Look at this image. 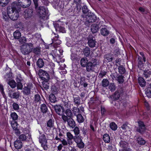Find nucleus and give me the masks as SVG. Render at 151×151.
<instances>
[{"label": "nucleus", "instance_id": "obj_33", "mask_svg": "<svg viewBox=\"0 0 151 151\" xmlns=\"http://www.w3.org/2000/svg\"><path fill=\"white\" fill-rule=\"evenodd\" d=\"M145 93L149 98H151V87L147 88L145 89Z\"/></svg>", "mask_w": 151, "mask_h": 151}, {"label": "nucleus", "instance_id": "obj_24", "mask_svg": "<svg viewBox=\"0 0 151 151\" xmlns=\"http://www.w3.org/2000/svg\"><path fill=\"white\" fill-rule=\"evenodd\" d=\"M88 62L87 58H83L81 60V65L83 67H85Z\"/></svg>", "mask_w": 151, "mask_h": 151}, {"label": "nucleus", "instance_id": "obj_5", "mask_svg": "<svg viewBox=\"0 0 151 151\" xmlns=\"http://www.w3.org/2000/svg\"><path fill=\"white\" fill-rule=\"evenodd\" d=\"M39 141L40 143L41 144V146L44 150H47V147L46 145L47 141L44 134H42L40 137Z\"/></svg>", "mask_w": 151, "mask_h": 151}, {"label": "nucleus", "instance_id": "obj_56", "mask_svg": "<svg viewBox=\"0 0 151 151\" xmlns=\"http://www.w3.org/2000/svg\"><path fill=\"white\" fill-rule=\"evenodd\" d=\"M73 139L76 143H79L82 140L81 138L78 136L74 137Z\"/></svg>", "mask_w": 151, "mask_h": 151}, {"label": "nucleus", "instance_id": "obj_47", "mask_svg": "<svg viewBox=\"0 0 151 151\" xmlns=\"http://www.w3.org/2000/svg\"><path fill=\"white\" fill-rule=\"evenodd\" d=\"M137 143L140 145H144L145 143V141L141 138H138L137 140Z\"/></svg>", "mask_w": 151, "mask_h": 151}, {"label": "nucleus", "instance_id": "obj_55", "mask_svg": "<svg viewBox=\"0 0 151 151\" xmlns=\"http://www.w3.org/2000/svg\"><path fill=\"white\" fill-rule=\"evenodd\" d=\"M109 88L112 91H114L115 89V86L114 83H111L109 86Z\"/></svg>", "mask_w": 151, "mask_h": 151}, {"label": "nucleus", "instance_id": "obj_62", "mask_svg": "<svg viewBox=\"0 0 151 151\" xmlns=\"http://www.w3.org/2000/svg\"><path fill=\"white\" fill-rule=\"evenodd\" d=\"M42 84V87L43 88L46 90L49 88V86L48 85V83L47 82H43Z\"/></svg>", "mask_w": 151, "mask_h": 151}, {"label": "nucleus", "instance_id": "obj_1", "mask_svg": "<svg viewBox=\"0 0 151 151\" xmlns=\"http://www.w3.org/2000/svg\"><path fill=\"white\" fill-rule=\"evenodd\" d=\"M20 8V6L16 1L13 2L7 7V12L11 19L13 21L17 19L19 17V11Z\"/></svg>", "mask_w": 151, "mask_h": 151}, {"label": "nucleus", "instance_id": "obj_60", "mask_svg": "<svg viewBox=\"0 0 151 151\" xmlns=\"http://www.w3.org/2000/svg\"><path fill=\"white\" fill-rule=\"evenodd\" d=\"M73 132L76 135H78L80 133V130L79 128L77 127H75L73 129Z\"/></svg>", "mask_w": 151, "mask_h": 151}, {"label": "nucleus", "instance_id": "obj_20", "mask_svg": "<svg viewBox=\"0 0 151 151\" xmlns=\"http://www.w3.org/2000/svg\"><path fill=\"white\" fill-rule=\"evenodd\" d=\"M138 81L140 86L142 87H144L146 85V81L142 77L138 78Z\"/></svg>", "mask_w": 151, "mask_h": 151}, {"label": "nucleus", "instance_id": "obj_46", "mask_svg": "<svg viewBox=\"0 0 151 151\" xmlns=\"http://www.w3.org/2000/svg\"><path fill=\"white\" fill-rule=\"evenodd\" d=\"M11 126L13 129L16 130L17 128V123L15 121H14L11 123Z\"/></svg>", "mask_w": 151, "mask_h": 151}, {"label": "nucleus", "instance_id": "obj_21", "mask_svg": "<svg viewBox=\"0 0 151 151\" xmlns=\"http://www.w3.org/2000/svg\"><path fill=\"white\" fill-rule=\"evenodd\" d=\"M83 52L85 56L86 57L90 56V50L88 47H85L84 49Z\"/></svg>", "mask_w": 151, "mask_h": 151}, {"label": "nucleus", "instance_id": "obj_64", "mask_svg": "<svg viewBox=\"0 0 151 151\" xmlns=\"http://www.w3.org/2000/svg\"><path fill=\"white\" fill-rule=\"evenodd\" d=\"M56 30H58L59 31L63 33L65 32V28L61 27H58L56 29Z\"/></svg>", "mask_w": 151, "mask_h": 151}, {"label": "nucleus", "instance_id": "obj_57", "mask_svg": "<svg viewBox=\"0 0 151 151\" xmlns=\"http://www.w3.org/2000/svg\"><path fill=\"white\" fill-rule=\"evenodd\" d=\"M16 79L17 82H22L23 80L20 74H18L17 76Z\"/></svg>", "mask_w": 151, "mask_h": 151}, {"label": "nucleus", "instance_id": "obj_10", "mask_svg": "<svg viewBox=\"0 0 151 151\" xmlns=\"http://www.w3.org/2000/svg\"><path fill=\"white\" fill-rule=\"evenodd\" d=\"M54 108L56 112L60 115L63 114L64 109L60 105H55Z\"/></svg>", "mask_w": 151, "mask_h": 151}, {"label": "nucleus", "instance_id": "obj_18", "mask_svg": "<svg viewBox=\"0 0 151 151\" xmlns=\"http://www.w3.org/2000/svg\"><path fill=\"white\" fill-rule=\"evenodd\" d=\"M101 34L104 36H107L109 33V31L106 27H103L101 29Z\"/></svg>", "mask_w": 151, "mask_h": 151}, {"label": "nucleus", "instance_id": "obj_12", "mask_svg": "<svg viewBox=\"0 0 151 151\" xmlns=\"http://www.w3.org/2000/svg\"><path fill=\"white\" fill-rule=\"evenodd\" d=\"M99 29V27L96 24H93L91 26V31L93 33H95L97 32Z\"/></svg>", "mask_w": 151, "mask_h": 151}, {"label": "nucleus", "instance_id": "obj_26", "mask_svg": "<svg viewBox=\"0 0 151 151\" xmlns=\"http://www.w3.org/2000/svg\"><path fill=\"white\" fill-rule=\"evenodd\" d=\"M54 121L53 120L50 119L47 122V127L50 129L53 128L54 126Z\"/></svg>", "mask_w": 151, "mask_h": 151}, {"label": "nucleus", "instance_id": "obj_32", "mask_svg": "<svg viewBox=\"0 0 151 151\" xmlns=\"http://www.w3.org/2000/svg\"><path fill=\"white\" fill-rule=\"evenodd\" d=\"M86 78L85 77H83L81 78L80 79V84L83 85V86L86 87L87 86L88 84L86 83Z\"/></svg>", "mask_w": 151, "mask_h": 151}, {"label": "nucleus", "instance_id": "obj_25", "mask_svg": "<svg viewBox=\"0 0 151 151\" xmlns=\"http://www.w3.org/2000/svg\"><path fill=\"white\" fill-rule=\"evenodd\" d=\"M7 83L12 88H14L17 86V83L14 80H12Z\"/></svg>", "mask_w": 151, "mask_h": 151}, {"label": "nucleus", "instance_id": "obj_17", "mask_svg": "<svg viewBox=\"0 0 151 151\" xmlns=\"http://www.w3.org/2000/svg\"><path fill=\"white\" fill-rule=\"evenodd\" d=\"M30 89V87L29 85L25 87L23 91V93L27 95H29L31 93Z\"/></svg>", "mask_w": 151, "mask_h": 151}, {"label": "nucleus", "instance_id": "obj_39", "mask_svg": "<svg viewBox=\"0 0 151 151\" xmlns=\"http://www.w3.org/2000/svg\"><path fill=\"white\" fill-rule=\"evenodd\" d=\"M65 114L66 116L69 117H71L73 116V113L70 109H67L65 111Z\"/></svg>", "mask_w": 151, "mask_h": 151}, {"label": "nucleus", "instance_id": "obj_54", "mask_svg": "<svg viewBox=\"0 0 151 151\" xmlns=\"http://www.w3.org/2000/svg\"><path fill=\"white\" fill-rule=\"evenodd\" d=\"M21 82H17V83L16 86H17V89L18 90H21L23 88V85Z\"/></svg>", "mask_w": 151, "mask_h": 151}, {"label": "nucleus", "instance_id": "obj_36", "mask_svg": "<svg viewBox=\"0 0 151 151\" xmlns=\"http://www.w3.org/2000/svg\"><path fill=\"white\" fill-rule=\"evenodd\" d=\"M31 51L36 55H39L40 54V49L39 47H35Z\"/></svg>", "mask_w": 151, "mask_h": 151}, {"label": "nucleus", "instance_id": "obj_51", "mask_svg": "<svg viewBox=\"0 0 151 151\" xmlns=\"http://www.w3.org/2000/svg\"><path fill=\"white\" fill-rule=\"evenodd\" d=\"M66 136L67 137V139L72 140L74 139L73 135L70 132H67L66 133Z\"/></svg>", "mask_w": 151, "mask_h": 151}, {"label": "nucleus", "instance_id": "obj_8", "mask_svg": "<svg viewBox=\"0 0 151 151\" xmlns=\"http://www.w3.org/2000/svg\"><path fill=\"white\" fill-rule=\"evenodd\" d=\"M119 145L122 148L121 151H131V150L127 147V143L124 141L121 140L119 142Z\"/></svg>", "mask_w": 151, "mask_h": 151}, {"label": "nucleus", "instance_id": "obj_16", "mask_svg": "<svg viewBox=\"0 0 151 151\" xmlns=\"http://www.w3.org/2000/svg\"><path fill=\"white\" fill-rule=\"evenodd\" d=\"M96 19V16L94 15H91L88 16V17L87 18V21L86 23L87 22L88 23H92L95 22Z\"/></svg>", "mask_w": 151, "mask_h": 151}, {"label": "nucleus", "instance_id": "obj_6", "mask_svg": "<svg viewBox=\"0 0 151 151\" xmlns=\"http://www.w3.org/2000/svg\"><path fill=\"white\" fill-rule=\"evenodd\" d=\"M18 4L23 8H26L30 6L31 4V0H18Z\"/></svg>", "mask_w": 151, "mask_h": 151}, {"label": "nucleus", "instance_id": "obj_50", "mask_svg": "<svg viewBox=\"0 0 151 151\" xmlns=\"http://www.w3.org/2000/svg\"><path fill=\"white\" fill-rule=\"evenodd\" d=\"M9 1V0H0V5H1L2 6H4L7 4Z\"/></svg>", "mask_w": 151, "mask_h": 151}, {"label": "nucleus", "instance_id": "obj_48", "mask_svg": "<svg viewBox=\"0 0 151 151\" xmlns=\"http://www.w3.org/2000/svg\"><path fill=\"white\" fill-rule=\"evenodd\" d=\"M74 4H76V7L78 8L80 7L81 4V0H74Z\"/></svg>", "mask_w": 151, "mask_h": 151}, {"label": "nucleus", "instance_id": "obj_7", "mask_svg": "<svg viewBox=\"0 0 151 151\" xmlns=\"http://www.w3.org/2000/svg\"><path fill=\"white\" fill-rule=\"evenodd\" d=\"M88 44L89 46L91 47H94L96 44V41L95 37L92 35H89L88 38Z\"/></svg>", "mask_w": 151, "mask_h": 151}, {"label": "nucleus", "instance_id": "obj_27", "mask_svg": "<svg viewBox=\"0 0 151 151\" xmlns=\"http://www.w3.org/2000/svg\"><path fill=\"white\" fill-rule=\"evenodd\" d=\"M9 96L13 99H17L19 98V92H14L13 94H11V93L9 94Z\"/></svg>", "mask_w": 151, "mask_h": 151}, {"label": "nucleus", "instance_id": "obj_23", "mask_svg": "<svg viewBox=\"0 0 151 151\" xmlns=\"http://www.w3.org/2000/svg\"><path fill=\"white\" fill-rule=\"evenodd\" d=\"M44 62L42 59L41 58H39L37 61V66L40 68H42L44 65Z\"/></svg>", "mask_w": 151, "mask_h": 151}, {"label": "nucleus", "instance_id": "obj_45", "mask_svg": "<svg viewBox=\"0 0 151 151\" xmlns=\"http://www.w3.org/2000/svg\"><path fill=\"white\" fill-rule=\"evenodd\" d=\"M11 116L12 119L15 120L18 119V116L15 112L12 113L11 114Z\"/></svg>", "mask_w": 151, "mask_h": 151}, {"label": "nucleus", "instance_id": "obj_30", "mask_svg": "<svg viewBox=\"0 0 151 151\" xmlns=\"http://www.w3.org/2000/svg\"><path fill=\"white\" fill-rule=\"evenodd\" d=\"M41 111L43 113H46L47 110V109L46 105L44 104H42L40 106Z\"/></svg>", "mask_w": 151, "mask_h": 151}, {"label": "nucleus", "instance_id": "obj_63", "mask_svg": "<svg viewBox=\"0 0 151 151\" xmlns=\"http://www.w3.org/2000/svg\"><path fill=\"white\" fill-rule=\"evenodd\" d=\"M77 144L78 147L80 148H82L84 147V145L82 140Z\"/></svg>", "mask_w": 151, "mask_h": 151}, {"label": "nucleus", "instance_id": "obj_37", "mask_svg": "<svg viewBox=\"0 0 151 151\" xmlns=\"http://www.w3.org/2000/svg\"><path fill=\"white\" fill-rule=\"evenodd\" d=\"M119 72V73L121 74H124L125 72V70L124 68L122 65H120L118 68Z\"/></svg>", "mask_w": 151, "mask_h": 151}, {"label": "nucleus", "instance_id": "obj_31", "mask_svg": "<svg viewBox=\"0 0 151 151\" xmlns=\"http://www.w3.org/2000/svg\"><path fill=\"white\" fill-rule=\"evenodd\" d=\"M103 139L106 143H109L110 140V137L107 134H105L104 135Z\"/></svg>", "mask_w": 151, "mask_h": 151}, {"label": "nucleus", "instance_id": "obj_44", "mask_svg": "<svg viewBox=\"0 0 151 151\" xmlns=\"http://www.w3.org/2000/svg\"><path fill=\"white\" fill-rule=\"evenodd\" d=\"M143 74L144 77L147 78L150 76L151 74V72L150 71L148 70H146L144 71Z\"/></svg>", "mask_w": 151, "mask_h": 151}, {"label": "nucleus", "instance_id": "obj_3", "mask_svg": "<svg viewBox=\"0 0 151 151\" xmlns=\"http://www.w3.org/2000/svg\"><path fill=\"white\" fill-rule=\"evenodd\" d=\"M98 65H99V63L97 60L94 59L92 62H88L85 67L87 71L90 72L93 71L94 67H97Z\"/></svg>", "mask_w": 151, "mask_h": 151}, {"label": "nucleus", "instance_id": "obj_29", "mask_svg": "<svg viewBox=\"0 0 151 151\" xmlns=\"http://www.w3.org/2000/svg\"><path fill=\"white\" fill-rule=\"evenodd\" d=\"M13 35L15 39H19L21 36V34L19 31L17 30L14 32Z\"/></svg>", "mask_w": 151, "mask_h": 151}, {"label": "nucleus", "instance_id": "obj_61", "mask_svg": "<svg viewBox=\"0 0 151 151\" xmlns=\"http://www.w3.org/2000/svg\"><path fill=\"white\" fill-rule=\"evenodd\" d=\"M19 41L21 43H25L27 41L26 38L24 37L19 38Z\"/></svg>", "mask_w": 151, "mask_h": 151}, {"label": "nucleus", "instance_id": "obj_41", "mask_svg": "<svg viewBox=\"0 0 151 151\" xmlns=\"http://www.w3.org/2000/svg\"><path fill=\"white\" fill-rule=\"evenodd\" d=\"M110 127L111 129L113 130H115L117 129V126L114 122H111L110 124Z\"/></svg>", "mask_w": 151, "mask_h": 151}, {"label": "nucleus", "instance_id": "obj_59", "mask_svg": "<svg viewBox=\"0 0 151 151\" xmlns=\"http://www.w3.org/2000/svg\"><path fill=\"white\" fill-rule=\"evenodd\" d=\"M138 67L142 68L143 66L142 58L140 57H139L138 58Z\"/></svg>", "mask_w": 151, "mask_h": 151}, {"label": "nucleus", "instance_id": "obj_34", "mask_svg": "<svg viewBox=\"0 0 151 151\" xmlns=\"http://www.w3.org/2000/svg\"><path fill=\"white\" fill-rule=\"evenodd\" d=\"M49 99L52 103H54L57 101L56 98L53 94H51L50 95Z\"/></svg>", "mask_w": 151, "mask_h": 151}, {"label": "nucleus", "instance_id": "obj_28", "mask_svg": "<svg viewBox=\"0 0 151 151\" xmlns=\"http://www.w3.org/2000/svg\"><path fill=\"white\" fill-rule=\"evenodd\" d=\"M55 37L57 38V40L55 41H52V42L53 43L54 46L55 47H57L58 46V45H60L61 43V41L59 40H57L58 37V35H57V36H55Z\"/></svg>", "mask_w": 151, "mask_h": 151}, {"label": "nucleus", "instance_id": "obj_11", "mask_svg": "<svg viewBox=\"0 0 151 151\" xmlns=\"http://www.w3.org/2000/svg\"><path fill=\"white\" fill-rule=\"evenodd\" d=\"M33 10L32 9H28L25 11L24 17L26 19L30 18L33 15Z\"/></svg>", "mask_w": 151, "mask_h": 151}, {"label": "nucleus", "instance_id": "obj_19", "mask_svg": "<svg viewBox=\"0 0 151 151\" xmlns=\"http://www.w3.org/2000/svg\"><path fill=\"white\" fill-rule=\"evenodd\" d=\"M67 122L68 125L72 128H74L76 126L75 122L72 118H68V120Z\"/></svg>", "mask_w": 151, "mask_h": 151}, {"label": "nucleus", "instance_id": "obj_14", "mask_svg": "<svg viewBox=\"0 0 151 151\" xmlns=\"http://www.w3.org/2000/svg\"><path fill=\"white\" fill-rule=\"evenodd\" d=\"M22 146V143L20 140H17L15 142L14 146L16 149H19L21 148Z\"/></svg>", "mask_w": 151, "mask_h": 151}, {"label": "nucleus", "instance_id": "obj_15", "mask_svg": "<svg viewBox=\"0 0 151 151\" xmlns=\"http://www.w3.org/2000/svg\"><path fill=\"white\" fill-rule=\"evenodd\" d=\"M40 73L42 77L45 79H49V76L48 74L45 71L41 70L40 71Z\"/></svg>", "mask_w": 151, "mask_h": 151}, {"label": "nucleus", "instance_id": "obj_13", "mask_svg": "<svg viewBox=\"0 0 151 151\" xmlns=\"http://www.w3.org/2000/svg\"><path fill=\"white\" fill-rule=\"evenodd\" d=\"M73 101L75 105L78 106L81 103L80 98L78 95H75L73 96Z\"/></svg>", "mask_w": 151, "mask_h": 151}, {"label": "nucleus", "instance_id": "obj_49", "mask_svg": "<svg viewBox=\"0 0 151 151\" xmlns=\"http://www.w3.org/2000/svg\"><path fill=\"white\" fill-rule=\"evenodd\" d=\"M19 139L22 141H26L27 139V137L25 134H22L19 135Z\"/></svg>", "mask_w": 151, "mask_h": 151}, {"label": "nucleus", "instance_id": "obj_9", "mask_svg": "<svg viewBox=\"0 0 151 151\" xmlns=\"http://www.w3.org/2000/svg\"><path fill=\"white\" fill-rule=\"evenodd\" d=\"M139 128L137 131L141 133H142L146 130V128L143 122L141 121L138 122Z\"/></svg>", "mask_w": 151, "mask_h": 151}, {"label": "nucleus", "instance_id": "obj_38", "mask_svg": "<svg viewBox=\"0 0 151 151\" xmlns=\"http://www.w3.org/2000/svg\"><path fill=\"white\" fill-rule=\"evenodd\" d=\"M101 83L103 86L106 87L108 86L109 84V82L107 79H104L102 81Z\"/></svg>", "mask_w": 151, "mask_h": 151}, {"label": "nucleus", "instance_id": "obj_35", "mask_svg": "<svg viewBox=\"0 0 151 151\" xmlns=\"http://www.w3.org/2000/svg\"><path fill=\"white\" fill-rule=\"evenodd\" d=\"M12 75L11 73H9L8 74H6L4 76V79L7 83L9 81H10L12 79Z\"/></svg>", "mask_w": 151, "mask_h": 151}, {"label": "nucleus", "instance_id": "obj_42", "mask_svg": "<svg viewBox=\"0 0 151 151\" xmlns=\"http://www.w3.org/2000/svg\"><path fill=\"white\" fill-rule=\"evenodd\" d=\"M73 111L75 115L79 114L80 110L78 107H74L73 108Z\"/></svg>", "mask_w": 151, "mask_h": 151}, {"label": "nucleus", "instance_id": "obj_4", "mask_svg": "<svg viewBox=\"0 0 151 151\" xmlns=\"http://www.w3.org/2000/svg\"><path fill=\"white\" fill-rule=\"evenodd\" d=\"M36 9L40 17L42 19H43L48 14L47 9L43 6H39Z\"/></svg>", "mask_w": 151, "mask_h": 151}, {"label": "nucleus", "instance_id": "obj_52", "mask_svg": "<svg viewBox=\"0 0 151 151\" xmlns=\"http://www.w3.org/2000/svg\"><path fill=\"white\" fill-rule=\"evenodd\" d=\"M121 128L124 131H125L126 130H129V128L127 126V124L126 123L123 124L121 126Z\"/></svg>", "mask_w": 151, "mask_h": 151}, {"label": "nucleus", "instance_id": "obj_22", "mask_svg": "<svg viewBox=\"0 0 151 151\" xmlns=\"http://www.w3.org/2000/svg\"><path fill=\"white\" fill-rule=\"evenodd\" d=\"M120 96L119 92L118 91H116L114 94L110 97L112 100H115L119 99Z\"/></svg>", "mask_w": 151, "mask_h": 151}, {"label": "nucleus", "instance_id": "obj_53", "mask_svg": "<svg viewBox=\"0 0 151 151\" xmlns=\"http://www.w3.org/2000/svg\"><path fill=\"white\" fill-rule=\"evenodd\" d=\"M40 100V97L39 95L37 94L35 95L34 96V101L35 102L39 101Z\"/></svg>", "mask_w": 151, "mask_h": 151}, {"label": "nucleus", "instance_id": "obj_2", "mask_svg": "<svg viewBox=\"0 0 151 151\" xmlns=\"http://www.w3.org/2000/svg\"><path fill=\"white\" fill-rule=\"evenodd\" d=\"M33 45L31 43H25L22 45L21 48V52L24 55L28 54L31 51Z\"/></svg>", "mask_w": 151, "mask_h": 151}, {"label": "nucleus", "instance_id": "obj_43", "mask_svg": "<svg viewBox=\"0 0 151 151\" xmlns=\"http://www.w3.org/2000/svg\"><path fill=\"white\" fill-rule=\"evenodd\" d=\"M77 118L78 122L79 123L82 122L83 121V118L81 114L77 115Z\"/></svg>", "mask_w": 151, "mask_h": 151}, {"label": "nucleus", "instance_id": "obj_40", "mask_svg": "<svg viewBox=\"0 0 151 151\" xmlns=\"http://www.w3.org/2000/svg\"><path fill=\"white\" fill-rule=\"evenodd\" d=\"M124 77L122 75H119L116 79L117 81L119 83H122L124 82L123 79Z\"/></svg>", "mask_w": 151, "mask_h": 151}, {"label": "nucleus", "instance_id": "obj_58", "mask_svg": "<svg viewBox=\"0 0 151 151\" xmlns=\"http://www.w3.org/2000/svg\"><path fill=\"white\" fill-rule=\"evenodd\" d=\"M105 58L108 62L111 61L113 59L111 56L109 54H107L106 55Z\"/></svg>", "mask_w": 151, "mask_h": 151}]
</instances>
